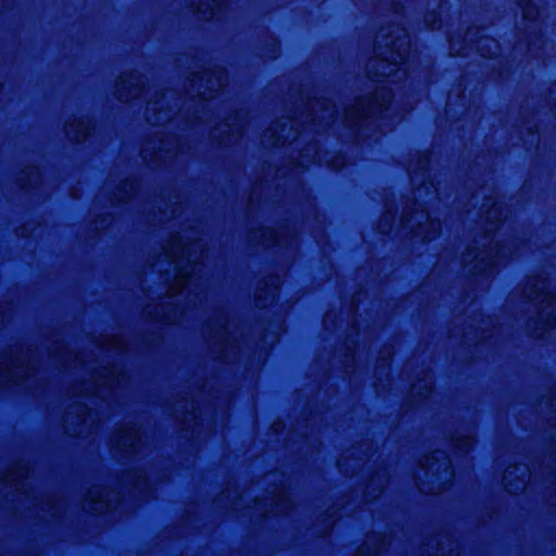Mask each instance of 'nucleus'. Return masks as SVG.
<instances>
[{"mask_svg": "<svg viewBox=\"0 0 556 556\" xmlns=\"http://www.w3.org/2000/svg\"><path fill=\"white\" fill-rule=\"evenodd\" d=\"M91 121L85 118H73L67 121L64 126V132L68 140L73 142H83L91 131Z\"/></svg>", "mask_w": 556, "mask_h": 556, "instance_id": "30", "label": "nucleus"}, {"mask_svg": "<svg viewBox=\"0 0 556 556\" xmlns=\"http://www.w3.org/2000/svg\"><path fill=\"white\" fill-rule=\"evenodd\" d=\"M279 426H280V424H279V422L274 424V428H275V429H278V428H279Z\"/></svg>", "mask_w": 556, "mask_h": 556, "instance_id": "56", "label": "nucleus"}, {"mask_svg": "<svg viewBox=\"0 0 556 556\" xmlns=\"http://www.w3.org/2000/svg\"><path fill=\"white\" fill-rule=\"evenodd\" d=\"M546 278L529 276L522 286V296L539 305V319L544 327H556V293L547 291Z\"/></svg>", "mask_w": 556, "mask_h": 556, "instance_id": "11", "label": "nucleus"}, {"mask_svg": "<svg viewBox=\"0 0 556 556\" xmlns=\"http://www.w3.org/2000/svg\"><path fill=\"white\" fill-rule=\"evenodd\" d=\"M497 231L486 228L484 239H490V242L493 243L492 247L483 250L476 248L468 250L464 266L468 267L471 276L492 277L495 274L496 267L506 257V247L500 244V242H494Z\"/></svg>", "mask_w": 556, "mask_h": 556, "instance_id": "9", "label": "nucleus"}, {"mask_svg": "<svg viewBox=\"0 0 556 556\" xmlns=\"http://www.w3.org/2000/svg\"><path fill=\"white\" fill-rule=\"evenodd\" d=\"M251 239L260 240V243L265 248L274 247L279 243V236L277 230L268 227L252 231Z\"/></svg>", "mask_w": 556, "mask_h": 556, "instance_id": "35", "label": "nucleus"}, {"mask_svg": "<svg viewBox=\"0 0 556 556\" xmlns=\"http://www.w3.org/2000/svg\"><path fill=\"white\" fill-rule=\"evenodd\" d=\"M521 10L523 27H516L510 41V50L517 53L531 50L543 37V29L539 27L540 7L533 0H515Z\"/></svg>", "mask_w": 556, "mask_h": 556, "instance_id": "8", "label": "nucleus"}, {"mask_svg": "<svg viewBox=\"0 0 556 556\" xmlns=\"http://www.w3.org/2000/svg\"><path fill=\"white\" fill-rule=\"evenodd\" d=\"M429 164L430 157L428 153L418 155L416 163L410 162L407 166V173L410 176V179L414 180L418 172H420L421 176L424 177L428 172Z\"/></svg>", "mask_w": 556, "mask_h": 556, "instance_id": "36", "label": "nucleus"}, {"mask_svg": "<svg viewBox=\"0 0 556 556\" xmlns=\"http://www.w3.org/2000/svg\"><path fill=\"white\" fill-rule=\"evenodd\" d=\"M23 187L34 188L41 181V173L37 166H27L22 172L21 177Z\"/></svg>", "mask_w": 556, "mask_h": 556, "instance_id": "37", "label": "nucleus"}, {"mask_svg": "<svg viewBox=\"0 0 556 556\" xmlns=\"http://www.w3.org/2000/svg\"><path fill=\"white\" fill-rule=\"evenodd\" d=\"M45 505H47L49 507V510H51V515L53 518H55L58 516V510L60 509V502L58 501H52L50 498L47 500V502L45 503Z\"/></svg>", "mask_w": 556, "mask_h": 556, "instance_id": "45", "label": "nucleus"}, {"mask_svg": "<svg viewBox=\"0 0 556 556\" xmlns=\"http://www.w3.org/2000/svg\"><path fill=\"white\" fill-rule=\"evenodd\" d=\"M226 72H189L188 86L180 94L173 89L155 91L146 109L147 122L153 126H167L182 122L193 127L197 122H206L208 101L217 96Z\"/></svg>", "mask_w": 556, "mask_h": 556, "instance_id": "2", "label": "nucleus"}, {"mask_svg": "<svg viewBox=\"0 0 556 556\" xmlns=\"http://www.w3.org/2000/svg\"><path fill=\"white\" fill-rule=\"evenodd\" d=\"M29 466L25 460L13 463L4 473L3 481L15 491H22L27 486Z\"/></svg>", "mask_w": 556, "mask_h": 556, "instance_id": "28", "label": "nucleus"}, {"mask_svg": "<svg viewBox=\"0 0 556 556\" xmlns=\"http://www.w3.org/2000/svg\"><path fill=\"white\" fill-rule=\"evenodd\" d=\"M212 350L222 362H236L241 354V340L235 326L219 313L210 326Z\"/></svg>", "mask_w": 556, "mask_h": 556, "instance_id": "10", "label": "nucleus"}, {"mask_svg": "<svg viewBox=\"0 0 556 556\" xmlns=\"http://www.w3.org/2000/svg\"><path fill=\"white\" fill-rule=\"evenodd\" d=\"M370 455H372L371 444L367 442L362 443L358 446L345 451L337 460V467L339 471L345 476L356 475Z\"/></svg>", "mask_w": 556, "mask_h": 556, "instance_id": "22", "label": "nucleus"}, {"mask_svg": "<svg viewBox=\"0 0 556 556\" xmlns=\"http://www.w3.org/2000/svg\"><path fill=\"white\" fill-rule=\"evenodd\" d=\"M475 443V438L471 435H463L453 439L452 445L454 448L463 453H468Z\"/></svg>", "mask_w": 556, "mask_h": 556, "instance_id": "40", "label": "nucleus"}, {"mask_svg": "<svg viewBox=\"0 0 556 556\" xmlns=\"http://www.w3.org/2000/svg\"><path fill=\"white\" fill-rule=\"evenodd\" d=\"M529 477L530 470L526 465L509 466L503 473V484L508 493L517 494L526 489Z\"/></svg>", "mask_w": 556, "mask_h": 556, "instance_id": "26", "label": "nucleus"}, {"mask_svg": "<svg viewBox=\"0 0 556 556\" xmlns=\"http://www.w3.org/2000/svg\"><path fill=\"white\" fill-rule=\"evenodd\" d=\"M175 416L179 419L181 428L195 434L197 428L202 424V413L194 399H181L175 407Z\"/></svg>", "mask_w": 556, "mask_h": 556, "instance_id": "24", "label": "nucleus"}, {"mask_svg": "<svg viewBox=\"0 0 556 556\" xmlns=\"http://www.w3.org/2000/svg\"><path fill=\"white\" fill-rule=\"evenodd\" d=\"M453 478L451 459L442 451L426 455L415 473L416 486L424 494L443 492L452 483Z\"/></svg>", "mask_w": 556, "mask_h": 556, "instance_id": "6", "label": "nucleus"}, {"mask_svg": "<svg viewBox=\"0 0 556 556\" xmlns=\"http://www.w3.org/2000/svg\"><path fill=\"white\" fill-rule=\"evenodd\" d=\"M127 383V377L115 363H108L90 372L89 379L81 386L73 388V395L94 396L102 401H109L117 390Z\"/></svg>", "mask_w": 556, "mask_h": 556, "instance_id": "7", "label": "nucleus"}, {"mask_svg": "<svg viewBox=\"0 0 556 556\" xmlns=\"http://www.w3.org/2000/svg\"><path fill=\"white\" fill-rule=\"evenodd\" d=\"M270 39H273V41H275V42H276V38H275V36H274V35H271V36H270Z\"/></svg>", "mask_w": 556, "mask_h": 556, "instance_id": "57", "label": "nucleus"}, {"mask_svg": "<svg viewBox=\"0 0 556 556\" xmlns=\"http://www.w3.org/2000/svg\"><path fill=\"white\" fill-rule=\"evenodd\" d=\"M179 152V139L162 131L155 132L153 138L148 139L141 150L142 157L152 163L176 157Z\"/></svg>", "mask_w": 556, "mask_h": 556, "instance_id": "17", "label": "nucleus"}, {"mask_svg": "<svg viewBox=\"0 0 556 556\" xmlns=\"http://www.w3.org/2000/svg\"><path fill=\"white\" fill-rule=\"evenodd\" d=\"M393 99L392 91L384 85L381 96L377 89L367 97L358 98L353 105L348 108L343 115V126L351 134V139L358 142L371 137L374 129L380 132L390 130L393 125V116L390 109Z\"/></svg>", "mask_w": 556, "mask_h": 556, "instance_id": "4", "label": "nucleus"}, {"mask_svg": "<svg viewBox=\"0 0 556 556\" xmlns=\"http://www.w3.org/2000/svg\"><path fill=\"white\" fill-rule=\"evenodd\" d=\"M424 28L429 33L439 31L445 24L444 16L439 8L427 10L422 17Z\"/></svg>", "mask_w": 556, "mask_h": 556, "instance_id": "32", "label": "nucleus"}, {"mask_svg": "<svg viewBox=\"0 0 556 556\" xmlns=\"http://www.w3.org/2000/svg\"><path fill=\"white\" fill-rule=\"evenodd\" d=\"M206 257L204 243L200 238L190 236L172 235L168 244L160 253L157 260L151 266L160 274H167L168 269L162 268V263L172 267L173 282L166 289V296L173 298L182 289L194 286L197 292L190 300L192 306L201 302L200 296L206 295V286L202 280L203 261Z\"/></svg>", "mask_w": 556, "mask_h": 556, "instance_id": "3", "label": "nucleus"}, {"mask_svg": "<svg viewBox=\"0 0 556 556\" xmlns=\"http://www.w3.org/2000/svg\"><path fill=\"white\" fill-rule=\"evenodd\" d=\"M482 23H471L463 34L458 35L457 42L469 50H473L481 59L492 61L496 59L497 40L491 34L485 33Z\"/></svg>", "mask_w": 556, "mask_h": 556, "instance_id": "14", "label": "nucleus"}, {"mask_svg": "<svg viewBox=\"0 0 556 556\" xmlns=\"http://www.w3.org/2000/svg\"><path fill=\"white\" fill-rule=\"evenodd\" d=\"M149 92L141 72H121L114 87V93L121 102H129Z\"/></svg>", "mask_w": 556, "mask_h": 556, "instance_id": "19", "label": "nucleus"}, {"mask_svg": "<svg viewBox=\"0 0 556 556\" xmlns=\"http://www.w3.org/2000/svg\"><path fill=\"white\" fill-rule=\"evenodd\" d=\"M301 132L302 129L298 121L283 116L264 131L263 138L267 144L280 147L296 141Z\"/></svg>", "mask_w": 556, "mask_h": 556, "instance_id": "18", "label": "nucleus"}, {"mask_svg": "<svg viewBox=\"0 0 556 556\" xmlns=\"http://www.w3.org/2000/svg\"><path fill=\"white\" fill-rule=\"evenodd\" d=\"M244 126L245 122L241 112L235 111L225 118L223 124L215 130L214 136L230 143L231 138L237 140L242 136Z\"/></svg>", "mask_w": 556, "mask_h": 556, "instance_id": "27", "label": "nucleus"}, {"mask_svg": "<svg viewBox=\"0 0 556 556\" xmlns=\"http://www.w3.org/2000/svg\"><path fill=\"white\" fill-rule=\"evenodd\" d=\"M428 188H429L428 186H426V185L421 184V185L418 187V189H417V193H419V194H420V193H421V191H422L424 189H428Z\"/></svg>", "mask_w": 556, "mask_h": 556, "instance_id": "49", "label": "nucleus"}, {"mask_svg": "<svg viewBox=\"0 0 556 556\" xmlns=\"http://www.w3.org/2000/svg\"><path fill=\"white\" fill-rule=\"evenodd\" d=\"M121 500L119 491L92 486L84 497L83 507L88 513L101 515L114 509Z\"/></svg>", "mask_w": 556, "mask_h": 556, "instance_id": "20", "label": "nucleus"}, {"mask_svg": "<svg viewBox=\"0 0 556 556\" xmlns=\"http://www.w3.org/2000/svg\"><path fill=\"white\" fill-rule=\"evenodd\" d=\"M137 186L132 179H124L117 188V193L111 198L112 205L127 202L136 194Z\"/></svg>", "mask_w": 556, "mask_h": 556, "instance_id": "33", "label": "nucleus"}, {"mask_svg": "<svg viewBox=\"0 0 556 556\" xmlns=\"http://www.w3.org/2000/svg\"><path fill=\"white\" fill-rule=\"evenodd\" d=\"M101 351H111L116 354H123L127 351L128 344L121 336H105L99 341Z\"/></svg>", "mask_w": 556, "mask_h": 556, "instance_id": "34", "label": "nucleus"}, {"mask_svg": "<svg viewBox=\"0 0 556 556\" xmlns=\"http://www.w3.org/2000/svg\"><path fill=\"white\" fill-rule=\"evenodd\" d=\"M384 26L382 25L381 16L375 17L374 25V41H372V50H374V64L372 66L364 65V66H312L308 64L303 65H289V66H260V65H218L211 61V65H199V66H189V65H144L142 67L138 66H115V65H85V66H56V65H47V66H13L7 65V70H387V67H382V53L389 54L391 56H401L402 51L406 50L407 42L405 39L410 38V33L408 29L402 24L389 23L388 30L382 33ZM388 70H442L440 65H425V66H416V67H406L399 64H395L393 67H388Z\"/></svg>", "mask_w": 556, "mask_h": 556, "instance_id": "1", "label": "nucleus"}, {"mask_svg": "<svg viewBox=\"0 0 556 556\" xmlns=\"http://www.w3.org/2000/svg\"><path fill=\"white\" fill-rule=\"evenodd\" d=\"M330 167L334 170H340L345 166V157L342 154L334 155L330 161Z\"/></svg>", "mask_w": 556, "mask_h": 556, "instance_id": "43", "label": "nucleus"}, {"mask_svg": "<svg viewBox=\"0 0 556 556\" xmlns=\"http://www.w3.org/2000/svg\"><path fill=\"white\" fill-rule=\"evenodd\" d=\"M338 117L336 104L326 98L313 99L307 104V115L305 123L320 125L323 127L332 126Z\"/></svg>", "mask_w": 556, "mask_h": 556, "instance_id": "21", "label": "nucleus"}, {"mask_svg": "<svg viewBox=\"0 0 556 556\" xmlns=\"http://www.w3.org/2000/svg\"><path fill=\"white\" fill-rule=\"evenodd\" d=\"M269 46H270V42H269L268 40H264V41H263V47H264V48L268 49V48H269Z\"/></svg>", "mask_w": 556, "mask_h": 556, "instance_id": "50", "label": "nucleus"}, {"mask_svg": "<svg viewBox=\"0 0 556 556\" xmlns=\"http://www.w3.org/2000/svg\"><path fill=\"white\" fill-rule=\"evenodd\" d=\"M439 555H444V551L442 548H438V553Z\"/></svg>", "mask_w": 556, "mask_h": 556, "instance_id": "54", "label": "nucleus"}, {"mask_svg": "<svg viewBox=\"0 0 556 556\" xmlns=\"http://www.w3.org/2000/svg\"><path fill=\"white\" fill-rule=\"evenodd\" d=\"M331 530V526H327V530L323 533V535H328Z\"/></svg>", "mask_w": 556, "mask_h": 556, "instance_id": "51", "label": "nucleus"}, {"mask_svg": "<svg viewBox=\"0 0 556 556\" xmlns=\"http://www.w3.org/2000/svg\"><path fill=\"white\" fill-rule=\"evenodd\" d=\"M312 149H313V150H314V152H315V155H314L313 160H314V161H319L318 151H317L316 147L314 146V147H312Z\"/></svg>", "mask_w": 556, "mask_h": 556, "instance_id": "48", "label": "nucleus"}, {"mask_svg": "<svg viewBox=\"0 0 556 556\" xmlns=\"http://www.w3.org/2000/svg\"><path fill=\"white\" fill-rule=\"evenodd\" d=\"M395 214L396 212L393 211H387L380 218L378 223V230L379 232L387 235L391 231L392 225L395 220Z\"/></svg>", "mask_w": 556, "mask_h": 556, "instance_id": "39", "label": "nucleus"}, {"mask_svg": "<svg viewBox=\"0 0 556 556\" xmlns=\"http://www.w3.org/2000/svg\"><path fill=\"white\" fill-rule=\"evenodd\" d=\"M403 227H409L416 237L425 241L435 238L441 230V223L430 217L428 211L416 201L407 203L401 215Z\"/></svg>", "mask_w": 556, "mask_h": 556, "instance_id": "13", "label": "nucleus"}, {"mask_svg": "<svg viewBox=\"0 0 556 556\" xmlns=\"http://www.w3.org/2000/svg\"><path fill=\"white\" fill-rule=\"evenodd\" d=\"M352 306H353V309H355V308H356V303H355V299H354V298H353V300H352Z\"/></svg>", "mask_w": 556, "mask_h": 556, "instance_id": "55", "label": "nucleus"}, {"mask_svg": "<svg viewBox=\"0 0 556 556\" xmlns=\"http://www.w3.org/2000/svg\"><path fill=\"white\" fill-rule=\"evenodd\" d=\"M113 456L118 460L139 459L146 457L150 444L141 428L124 427L117 430L110 440Z\"/></svg>", "mask_w": 556, "mask_h": 556, "instance_id": "12", "label": "nucleus"}, {"mask_svg": "<svg viewBox=\"0 0 556 556\" xmlns=\"http://www.w3.org/2000/svg\"><path fill=\"white\" fill-rule=\"evenodd\" d=\"M493 70H556V66H553V67H547V66H544V67H541V66L527 67V66H521V65H516V66H493Z\"/></svg>", "mask_w": 556, "mask_h": 556, "instance_id": "44", "label": "nucleus"}, {"mask_svg": "<svg viewBox=\"0 0 556 556\" xmlns=\"http://www.w3.org/2000/svg\"><path fill=\"white\" fill-rule=\"evenodd\" d=\"M481 214L490 230H500L501 226L507 218V208L497 198L495 191H492L491 197L485 198V202L481 207Z\"/></svg>", "mask_w": 556, "mask_h": 556, "instance_id": "25", "label": "nucleus"}, {"mask_svg": "<svg viewBox=\"0 0 556 556\" xmlns=\"http://www.w3.org/2000/svg\"><path fill=\"white\" fill-rule=\"evenodd\" d=\"M67 367H73L74 369L80 368L83 365V361L77 354H67L64 358Z\"/></svg>", "mask_w": 556, "mask_h": 556, "instance_id": "42", "label": "nucleus"}, {"mask_svg": "<svg viewBox=\"0 0 556 556\" xmlns=\"http://www.w3.org/2000/svg\"><path fill=\"white\" fill-rule=\"evenodd\" d=\"M390 359H391V353L389 352L388 355L382 358L381 361L384 362L386 364L383 365L387 369L390 368Z\"/></svg>", "mask_w": 556, "mask_h": 556, "instance_id": "47", "label": "nucleus"}, {"mask_svg": "<svg viewBox=\"0 0 556 556\" xmlns=\"http://www.w3.org/2000/svg\"><path fill=\"white\" fill-rule=\"evenodd\" d=\"M279 289L280 281L277 277L261 280L255 290L256 305L264 308L268 303L274 302L279 294Z\"/></svg>", "mask_w": 556, "mask_h": 556, "instance_id": "29", "label": "nucleus"}, {"mask_svg": "<svg viewBox=\"0 0 556 556\" xmlns=\"http://www.w3.org/2000/svg\"><path fill=\"white\" fill-rule=\"evenodd\" d=\"M122 490L130 494H138L142 497H150L154 491L151 477L147 471L138 469L129 470L118 479Z\"/></svg>", "mask_w": 556, "mask_h": 556, "instance_id": "23", "label": "nucleus"}, {"mask_svg": "<svg viewBox=\"0 0 556 556\" xmlns=\"http://www.w3.org/2000/svg\"><path fill=\"white\" fill-rule=\"evenodd\" d=\"M98 412L89 408L87 404L76 401L66 409L63 422L65 432L72 437H84L93 433L98 428Z\"/></svg>", "mask_w": 556, "mask_h": 556, "instance_id": "15", "label": "nucleus"}, {"mask_svg": "<svg viewBox=\"0 0 556 556\" xmlns=\"http://www.w3.org/2000/svg\"><path fill=\"white\" fill-rule=\"evenodd\" d=\"M387 544H389V540L386 534L372 533L367 535L366 541L358 547L355 556H377Z\"/></svg>", "mask_w": 556, "mask_h": 556, "instance_id": "31", "label": "nucleus"}, {"mask_svg": "<svg viewBox=\"0 0 556 556\" xmlns=\"http://www.w3.org/2000/svg\"><path fill=\"white\" fill-rule=\"evenodd\" d=\"M264 480L274 483L273 489L266 491V496H264V501L268 504V507L264 509V516L288 515L294 505L283 475L279 472L267 473Z\"/></svg>", "mask_w": 556, "mask_h": 556, "instance_id": "16", "label": "nucleus"}, {"mask_svg": "<svg viewBox=\"0 0 556 556\" xmlns=\"http://www.w3.org/2000/svg\"><path fill=\"white\" fill-rule=\"evenodd\" d=\"M37 352L17 345L0 353V384L23 386L38 374Z\"/></svg>", "mask_w": 556, "mask_h": 556, "instance_id": "5", "label": "nucleus"}, {"mask_svg": "<svg viewBox=\"0 0 556 556\" xmlns=\"http://www.w3.org/2000/svg\"><path fill=\"white\" fill-rule=\"evenodd\" d=\"M383 490V483L381 477L371 478L365 493L366 501L378 498Z\"/></svg>", "mask_w": 556, "mask_h": 556, "instance_id": "38", "label": "nucleus"}, {"mask_svg": "<svg viewBox=\"0 0 556 556\" xmlns=\"http://www.w3.org/2000/svg\"><path fill=\"white\" fill-rule=\"evenodd\" d=\"M353 43H354L353 40L346 41V46H349V48H351L353 46Z\"/></svg>", "mask_w": 556, "mask_h": 556, "instance_id": "53", "label": "nucleus"}, {"mask_svg": "<svg viewBox=\"0 0 556 556\" xmlns=\"http://www.w3.org/2000/svg\"><path fill=\"white\" fill-rule=\"evenodd\" d=\"M165 319H166L167 321H170V323H172V321L176 320V319H177V317H176V316H173V317H169V316H168V317H166Z\"/></svg>", "mask_w": 556, "mask_h": 556, "instance_id": "52", "label": "nucleus"}, {"mask_svg": "<svg viewBox=\"0 0 556 556\" xmlns=\"http://www.w3.org/2000/svg\"><path fill=\"white\" fill-rule=\"evenodd\" d=\"M433 390L431 379L425 378L418 382V384L413 386V391L416 395H420L421 397H428L431 395Z\"/></svg>", "mask_w": 556, "mask_h": 556, "instance_id": "41", "label": "nucleus"}, {"mask_svg": "<svg viewBox=\"0 0 556 556\" xmlns=\"http://www.w3.org/2000/svg\"><path fill=\"white\" fill-rule=\"evenodd\" d=\"M214 2H215V8L211 9V14H212L211 21L213 20L214 15L216 14L217 9L220 8L222 0H214Z\"/></svg>", "mask_w": 556, "mask_h": 556, "instance_id": "46", "label": "nucleus"}]
</instances>
